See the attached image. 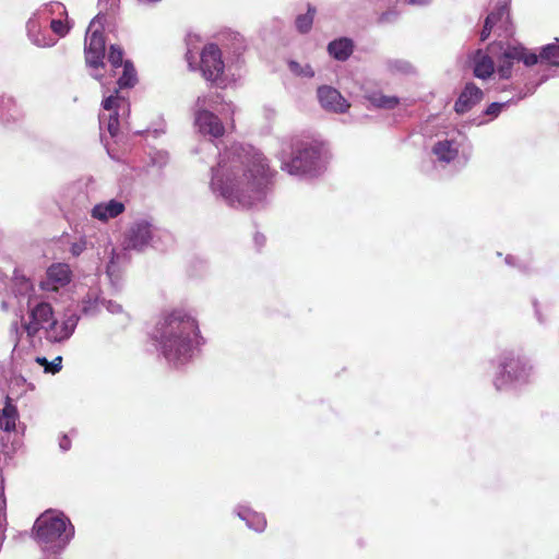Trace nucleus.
Listing matches in <instances>:
<instances>
[{"instance_id":"obj_39","label":"nucleus","mask_w":559,"mask_h":559,"mask_svg":"<svg viewBox=\"0 0 559 559\" xmlns=\"http://www.w3.org/2000/svg\"><path fill=\"white\" fill-rule=\"evenodd\" d=\"M120 102H123V99H119L116 95H109L103 99L102 106L105 110L115 111L117 108H120Z\"/></svg>"},{"instance_id":"obj_49","label":"nucleus","mask_w":559,"mask_h":559,"mask_svg":"<svg viewBox=\"0 0 559 559\" xmlns=\"http://www.w3.org/2000/svg\"><path fill=\"white\" fill-rule=\"evenodd\" d=\"M404 2L407 4H411V5H420V7H426V5L430 4V0H404Z\"/></svg>"},{"instance_id":"obj_48","label":"nucleus","mask_w":559,"mask_h":559,"mask_svg":"<svg viewBox=\"0 0 559 559\" xmlns=\"http://www.w3.org/2000/svg\"><path fill=\"white\" fill-rule=\"evenodd\" d=\"M59 448L62 452H67L71 448V440L67 435H62L59 439Z\"/></svg>"},{"instance_id":"obj_10","label":"nucleus","mask_w":559,"mask_h":559,"mask_svg":"<svg viewBox=\"0 0 559 559\" xmlns=\"http://www.w3.org/2000/svg\"><path fill=\"white\" fill-rule=\"evenodd\" d=\"M224 61L216 44H207L201 51L200 70L206 81L223 83Z\"/></svg>"},{"instance_id":"obj_27","label":"nucleus","mask_w":559,"mask_h":559,"mask_svg":"<svg viewBox=\"0 0 559 559\" xmlns=\"http://www.w3.org/2000/svg\"><path fill=\"white\" fill-rule=\"evenodd\" d=\"M102 299L96 293L90 292L81 301V312L86 317H94L99 311Z\"/></svg>"},{"instance_id":"obj_30","label":"nucleus","mask_w":559,"mask_h":559,"mask_svg":"<svg viewBox=\"0 0 559 559\" xmlns=\"http://www.w3.org/2000/svg\"><path fill=\"white\" fill-rule=\"evenodd\" d=\"M370 103L377 107L382 109H393L400 104V98L397 96H388L381 93H374L369 97Z\"/></svg>"},{"instance_id":"obj_47","label":"nucleus","mask_w":559,"mask_h":559,"mask_svg":"<svg viewBox=\"0 0 559 559\" xmlns=\"http://www.w3.org/2000/svg\"><path fill=\"white\" fill-rule=\"evenodd\" d=\"M21 329L17 321H13L10 325V335L14 340L15 345L20 341Z\"/></svg>"},{"instance_id":"obj_23","label":"nucleus","mask_w":559,"mask_h":559,"mask_svg":"<svg viewBox=\"0 0 559 559\" xmlns=\"http://www.w3.org/2000/svg\"><path fill=\"white\" fill-rule=\"evenodd\" d=\"M539 62L559 68V39L555 43L544 45L539 49Z\"/></svg>"},{"instance_id":"obj_55","label":"nucleus","mask_w":559,"mask_h":559,"mask_svg":"<svg viewBox=\"0 0 559 559\" xmlns=\"http://www.w3.org/2000/svg\"><path fill=\"white\" fill-rule=\"evenodd\" d=\"M107 275H108L109 277H111V266H110V265L107 267Z\"/></svg>"},{"instance_id":"obj_28","label":"nucleus","mask_w":559,"mask_h":559,"mask_svg":"<svg viewBox=\"0 0 559 559\" xmlns=\"http://www.w3.org/2000/svg\"><path fill=\"white\" fill-rule=\"evenodd\" d=\"M514 61H516V58L514 56L513 49H512V47L508 48L503 52L501 60H500V64L497 70V73L500 79L507 80L511 76L512 67H513Z\"/></svg>"},{"instance_id":"obj_43","label":"nucleus","mask_w":559,"mask_h":559,"mask_svg":"<svg viewBox=\"0 0 559 559\" xmlns=\"http://www.w3.org/2000/svg\"><path fill=\"white\" fill-rule=\"evenodd\" d=\"M201 152H209L212 155H216L218 153V147L212 141H203L195 150V153Z\"/></svg>"},{"instance_id":"obj_51","label":"nucleus","mask_w":559,"mask_h":559,"mask_svg":"<svg viewBox=\"0 0 559 559\" xmlns=\"http://www.w3.org/2000/svg\"><path fill=\"white\" fill-rule=\"evenodd\" d=\"M263 110H264V116H265L266 119L271 120V119L275 118L276 110L274 108L265 106L263 108Z\"/></svg>"},{"instance_id":"obj_32","label":"nucleus","mask_w":559,"mask_h":559,"mask_svg":"<svg viewBox=\"0 0 559 559\" xmlns=\"http://www.w3.org/2000/svg\"><path fill=\"white\" fill-rule=\"evenodd\" d=\"M516 61H522L525 66L531 67L539 62V53L528 52L524 47H512Z\"/></svg>"},{"instance_id":"obj_38","label":"nucleus","mask_w":559,"mask_h":559,"mask_svg":"<svg viewBox=\"0 0 559 559\" xmlns=\"http://www.w3.org/2000/svg\"><path fill=\"white\" fill-rule=\"evenodd\" d=\"M56 9H62V13H66V8L61 2L58 1H51L48 3L43 4L37 12H39L40 15L44 14H53Z\"/></svg>"},{"instance_id":"obj_37","label":"nucleus","mask_w":559,"mask_h":559,"mask_svg":"<svg viewBox=\"0 0 559 559\" xmlns=\"http://www.w3.org/2000/svg\"><path fill=\"white\" fill-rule=\"evenodd\" d=\"M386 66H388V69L392 73L407 74L413 71L412 64L405 60H400V59L389 60L386 62Z\"/></svg>"},{"instance_id":"obj_41","label":"nucleus","mask_w":559,"mask_h":559,"mask_svg":"<svg viewBox=\"0 0 559 559\" xmlns=\"http://www.w3.org/2000/svg\"><path fill=\"white\" fill-rule=\"evenodd\" d=\"M50 27L52 32L60 37H63L68 34L69 28L64 25V23L61 20H51Z\"/></svg>"},{"instance_id":"obj_45","label":"nucleus","mask_w":559,"mask_h":559,"mask_svg":"<svg viewBox=\"0 0 559 559\" xmlns=\"http://www.w3.org/2000/svg\"><path fill=\"white\" fill-rule=\"evenodd\" d=\"M397 19H399V12L397 11H395V10H388V11L383 12L380 15L379 21L381 23H394Z\"/></svg>"},{"instance_id":"obj_20","label":"nucleus","mask_w":559,"mask_h":559,"mask_svg":"<svg viewBox=\"0 0 559 559\" xmlns=\"http://www.w3.org/2000/svg\"><path fill=\"white\" fill-rule=\"evenodd\" d=\"M19 412L12 400L7 396L4 407L0 409V428L5 432H12L16 428Z\"/></svg>"},{"instance_id":"obj_46","label":"nucleus","mask_w":559,"mask_h":559,"mask_svg":"<svg viewBox=\"0 0 559 559\" xmlns=\"http://www.w3.org/2000/svg\"><path fill=\"white\" fill-rule=\"evenodd\" d=\"M102 305L110 312V313H120L122 312V306L112 300L102 299Z\"/></svg>"},{"instance_id":"obj_50","label":"nucleus","mask_w":559,"mask_h":559,"mask_svg":"<svg viewBox=\"0 0 559 559\" xmlns=\"http://www.w3.org/2000/svg\"><path fill=\"white\" fill-rule=\"evenodd\" d=\"M253 240H254V243H255V246H257L258 248L263 247V246H264V243H265V237H264L262 234H260V233H257V234L254 235Z\"/></svg>"},{"instance_id":"obj_19","label":"nucleus","mask_w":559,"mask_h":559,"mask_svg":"<svg viewBox=\"0 0 559 559\" xmlns=\"http://www.w3.org/2000/svg\"><path fill=\"white\" fill-rule=\"evenodd\" d=\"M354 50V43L350 38L341 37L328 45V52L337 61H346Z\"/></svg>"},{"instance_id":"obj_9","label":"nucleus","mask_w":559,"mask_h":559,"mask_svg":"<svg viewBox=\"0 0 559 559\" xmlns=\"http://www.w3.org/2000/svg\"><path fill=\"white\" fill-rule=\"evenodd\" d=\"M216 103L214 97L199 96L194 104V123L203 135L219 138L224 134L225 128L221 119L209 110V107Z\"/></svg>"},{"instance_id":"obj_21","label":"nucleus","mask_w":559,"mask_h":559,"mask_svg":"<svg viewBox=\"0 0 559 559\" xmlns=\"http://www.w3.org/2000/svg\"><path fill=\"white\" fill-rule=\"evenodd\" d=\"M535 90H536V86H531V85L526 84L525 85V92L524 93H520V95L518 96L516 99L511 98V99H508L506 102H493V103H491L490 105L487 106V108L485 109L484 114L486 116H490L491 119H493V118L498 117L499 114L504 108H508L512 104H516L520 99H523L527 95H532L535 92Z\"/></svg>"},{"instance_id":"obj_13","label":"nucleus","mask_w":559,"mask_h":559,"mask_svg":"<svg viewBox=\"0 0 559 559\" xmlns=\"http://www.w3.org/2000/svg\"><path fill=\"white\" fill-rule=\"evenodd\" d=\"M71 282V270L66 263H53L46 271V280L40 282L44 290H57Z\"/></svg>"},{"instance_id":"obj_25","label":"nucleus","mask_w":559,"mask_h":559,"mask_svg":"<svg viewBox=\"0 0 559 559\" xmlns=\"http://www.w3.org/2000/svg\"><path fill=\"white\" fill-rule=\"evenodd\" d=\"M19 110L16 108L15 100L11 96H1L0 97V121L1 122H10L11 120H15L17 117Z\"/></svg>"},{"instance_id":"obj_5","label":"nucleus","mask_w":559,"mask_h":559,"mask_svg":"<svg viewBox=\"0 0 559 559\" xmlns=\"http://www.w3.org/2000/svg\"><path fill=\"white\" fill-rule=\"evenodd\" d=\"M534 373V366L528 357L520 352L507 349L497 357L492 384L497 391L516 390L530 384Z\"/></svg>"},{"instance_id":"obj_7","label":"nucleus","mask_w":559,"mask_h":559,"mask_svg":"<svg viewBox=\"0 0 559 559\" xmlns=\"http://www.w3.org/2000/svg\"><path fill=\"white\" fill-rule=\"evenodd\" d=\"M100 16H95L86 31L84 41V53L86 66L93 69L92 76L100 80L103 74L98 71L105 68V38L100 31Z\"/></svg>"},{"instance_id":"obj_42","label":"nucleus","mask_w":559,"mask_h":559,"mask_svg":"<svg viewBox=\"0 0 559 559\" xmlns=\"http://www.w3.org/2000/svg\"><path fill=\"white\" fill-rule=\"evenodd\" d=\"M493 17H495V15H487L485 23H484V27L480 32V40L481 41H485L490 36V33H491L492 28L495 27L492 25Z\"/></svg>"},{"instance_id":"obj_33","label":"nucleus","mask_w":559,"mask_h":559,"mask_svg":"<svg viewBox=\"0 0 559 559\" xmlns=\"http://www.w3.org/2000/svg\"><path fill=\"white\" fill-rule=\"evenodd\" d=\"M488 15H495L492 25L507 29V24L509 22V12L506 5H499L493 11H491Z\"/></svg>"},{"instance_id":"obj_8","label":"nucleus","mask_w":559,"mask_h":559,"mask_svg":"<svg viewBox=\"0 0 559 559\" xmlns=\"http://www.w3.org/2000/svg\"><path fill=\"white\" fill-rule=\"evenodd\" d=\"M158 228L152 219L138 218L133 221L124 233V250L145 251L154 246V239L157 237Z\"/></svg>"},{"instance_id":"obj_6","label":"nucleus","mask_w":559,"mask_h":559,"mask_svg":"<svg viewBox=\"0 0 559 559\" xmlns=\"http://www.w3.org/2000/svg\"><path fill=\"white\" fill-rule=\"evenodd\" d=\"M33 531L43 551L55 555L61 552L74 537V526L69 518L52 510L37 518Z\"/></svg>"},{"instance_id":"obj_36","label":"nucleus","mask_w":559,"mask_h":559,"mask_svg":"<svg viewBox=\"0 0 559 559\" xmlns=\"http://www.w3.org/2000/svg\"><path fill=\"white\" fill-rule=\"evenodd\" d=\"M123 49L118 45H110L108 52V62L114 69H118L123 66Z\"/></svg>"},{"instance_id":"obj_54","label":"nucleus","mask_w":559,"mask_h":559,"mask_svg":"<svg viewBox=\"0 0 559 559\" xmlns=\"http://www.w3.org/2000/svg\"><path fill=\"white\" fill-rule=\"evenodd\" d=\"M547 79H548V75H543V76L540 78V81H539V83H538V84H542V83H543V82H545Z\"/></svg>"},{"instance_id":"obj_52","label":"nucleus","mask_w":559,"mask_h":559,"mask_svg":"<svg viewBox=\"0 0 559 559\" xmlns=\"http://www.w3.org/2000/svg\"><path fill=\"white\" fill-rule=\"evenodd\" d=\"M136 1L139 4L151 7V5L157 4L162 0H136Z\"/></svg>"},{"instance_id":"obj_15","label":"nucleus","mask_w":559,"mask_h":559,"mask_svg":"<svg viewBox=\"0 0 559 559\" xmlns=\"http://www.w3.org/2000/svg\"><path fill=\"white\" fill-rule=\"evenodd\" d=\"M484 97V92L473 82L466 83L454 104L456 114L463 115L469 111Z\"/></svg>"},{"instance_id":"obj_31","label":"nucleus","mask_w":559,"mask_h":559,"mask_svg":"<svg viewBox=\"0 0 559 559\" xmlns=\"http://www.w3.org/2000/svg\"><path fill=\"white\" fill-rule=\"evenodd\" d=\"M228 37L230 38V45L225 44L224 47L231 50L238 59L246 49L245 39L240 34L234 32L229 33Z\"/></svg>"},{"instance_id":"obj_24","label":"nucleus","mask_w":559,"mask_h":559,"mask_svg":"<svg viewBox=\"0 0 559 559\" xmlns=\"http://www.w3.org/2000/svg\"><path fill=\"white\" fill-rule=\"evenodd\" d=\"M317 13V9L311 3L307 4V12L304 14H298L295 19V27L298 33L305 35L308 34L313 25L314 16Z\"/></svg>"},{"instance_id":"obj_26","label":"nucleus","mask_w":559,"mask_h":559,"mask_svg":"<svg viewBox=\"0 0 559 559\" xmlns=\"http://www.w3.org/2000/svg\"><path fill=\"white\" fill-rule=\"evenodd\" d=\"M122 68V74L119 76L117 84L119 88H131L138 82L134 66L130 60H126Z\"/></svg>"},{"instance_id":"obj_40","label":"nucleus","mask_w":559,"mask_h":559,"mask_svg":"<svg viewBox=\"0 0 559 559\" xmlns=\"http://www.w3.org/2000/svg\"><path fill=\"white\" fill-rule=\"evenodd\" d=\"M504 262H506L507 265L512 266V267H516L521 272H527L528 271V265L526 263H524V262L519 261L514 255L508 254L506 257V259H504Z\"/></svg>"},{"instance_id":"obj_29","label":"nucleus","mask_w":559,"mask_h":559,"mask_svg":"<svg viewBox=\"0 0 559 559\" xmlns=\"http://www.w3.org/2000/svg\"><path fill=\"white\" fill-rule=\"evenodd\" d=\"M99 128L106 129L111 138L117 136L119 132V114L117 110L109 114L108 117L99 115Z\"/></svg>"},{"instance_id":"obj_2","label":"nucleus","mask_w":559,"mask_h":559,"mask_svg":"<svg viewBox=\"0 0 559 559\" xmlns=\"http://www.w3.org/2000/svg\"><path fill=\"white\" fill-rule=\"evenodd\" d=\"M151 336L159 355L174 368L189 364L203 344L197 319L183 309L164 314Z\"/></svg>"},{"instance_id":"obj_16","label":"nucleus","mask_w":559,"mask_h":559,"mask_svg":"<svg viewBox=\"0 0 559 559\" xmlns=\"http://www.w3.org/2000/svg\"><path fill=\"white\" fill-rule=\"evenodd\" d=\"M234 514L246 523L249 530L262 533L266 528V519L263 513L254 511L247 504L239 503L234 508Z\"/></svg>"},{"instance_id":"obj_1","label":"nucleus","mask_w":559,"mask_h":559,"mask_svg":"<svg viewBox=\"0 0 559 559\" xmlns=\"http://www.w3.org/2000/svg\"><path fill=\"white\" fill-rule=\"evenodd\" d=\"M210 187L235 209L262 207L272 192V171L263 154L250 145L233 144L218 153Z\"/></svg>"},{"instance_id":"obj_22","label":"nucleus","mask_w":559,"mask_h":559,"mask_svg":"<svg viewBox=\"0 0 559 559\" xmlns=\"http://www.w3.org/2000/svg\"><path fill=\"white\" fill-rule=\"evenodd\" d=\"M13 292L16 297L26 298V301L29 298H36L34 296L35 288L33 282L17 271H15L13 276Z\"/></svg>"},{"instance_id":"obj_53","label":"nucleus","mask_w":559,"mask_h":559,"mask_svg":"<svg viewBox=\"0 0 559 559\" xmlns=\"http://www.w3.org/2000/svg\"><path fill=\"white\" fill-rule=\"evenodd\" d=\"M534 306H535V312H536L537 320H538L539 322H543V318H542V316L539 314V312H538V310H537V308H536V304H535Z\"/></svg>"},{"instance_id":"obj_17","label":"nucleus","mask_w":559,"mask_h":559,"mask_svg":"<svg viewBox=\"0 0 559 559\" xmlns=\"http://www.w3.org/2000/svg\"><path fill=\"white\" fill-rule=\"evenodd\" d=\"M126 210L124 203L116 199L107 202H100L93 206L91 215L100 222H107L110 218H116Z\"/></svg>"},{"instance_id":"obj_44","label":"nucleus","mask_w":559,"mask_h":559,"mask_svg":"<svg viewBox=\"0 0 559 559\" xmlns=\"http://www.w3.org/2000/svg\"><path fill=\"white\" fill-rule=\"evenodd\" d=\"M86 249V240L81 238L71 245L70 252L74 257H79Z\"/></svg>"},{"instance_id":"obj_34","label":"nucleus","mask_w":559,"mask_h":559,"mask_svg":"<svg viewBox=\"0 0 559 559\" xmlns=\"http://www.w3.org/2000/svg\"><path fill=\"white\" fill-rule=\"evenodd\" d=\"M288 68L292 73L302 78H313L314 71L309 63L301 64L295 60L288 62Z\"/></svg>"},{"instance_id":"obj_14","label":"nucleus","mask_w":559,"mask_h":559,"mask_svg":"<svg viewBox=\"0 0 559 559\" xmlns=\"http://www.w3.org/2000/svg\"><path fill=\"white\" fill-rule=\"evenodd\" d=\"M39 12H34L26 22L28 39L37 47L48 48L56 45L57 40L46 31L41 29Z\"/></svg>"},{"instance_id":"obj_4","label":"nucleus","mask_w":559,"mask_h":559,"mask_svg":"<svg viewBox=\"0 0 559 559\" xmlns=\"http://www.w3.org/2000/svg\"><path fill=\"white\" fill-rule=\"evenodd\" d=\"M26 307L28 320L22 323V329L28 338H34L40 330H44L48 342L62 343L73 335L80 321L78 311L68 307L59 322L55 318L51 305L38 298H29Z\"/></svg>"},{"instance_id":"obj_3","label":"nucleus","mask_w":559,"mask_h":559,"mask_svg":"<svg viewBox=\"0 0 559 559\" xmlns=\"http://www.w3.org/2000/svg\"><path fill=\"white\" fill-rule=\"evenodd\" d=\"M278 159L281 169L289 176L310 180L320 177L326 170L330 153L321 140L293 136L282 143Z\"/></svg>"},{"instance_id":"obj_18","label":"nucleus","mask_w":559,"mask_h":559,"mask_svg":"<svg viewBox=\"0 0 559 559\" xmlns=\"http://www.w3.org/2000/svg\"><path fill=\"white\" fill-rule=\"evenodd\" d=\"M473 73L478 79H487L495 72V63L492 59L478 49L473 56Z\"/></svg>"},{"instance_id":"obj_35","label":"nucleus","mask_w":559,"mask_h":559,"mask_svg":"<svg viewBox=\"0 0 559 559\" xmlns=\"http://www.w3.org/2000/svg\"><path fill=\"white\" fill-rule=\"evenodd\" d=\"M36 361L44 367L45 372L47 373H57L62 368V357L57 356L52 361H49L46 357H37Z\"/></svg>"},{"instance_id":"obj_11","label":"nucleus","mask_w":559,"mask_h":559,"mask_svg":"<svg viewBox=\"0 0 559 559\" xmlns=\"http://www.w3.org/2000/svg\"><path fill=\"white\" fill-rule=\"evenodd\" d=\"M317 97L320 106L329 112L345 114L350 107L348 100L335 87L330 85L319 86Z\"/></svg>"},{"instance_id":"obj_12","label":"nucleus","mask_w":559,"mask_h":559,"mask_svg":"<svg viewBox=\"0 0 559 559\" xmlns=\"http://www.w3.org/2000/svg\"><path fill=\"white\" fill-rule=\"evenodd\" d=\"M465 140V135L457 132L454 136L437 141L432 147V153L439 162L449 164L456 158Z\"/></svg>"}]
</instances>
